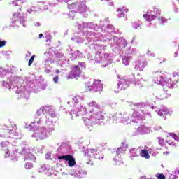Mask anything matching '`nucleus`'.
I'll use <instances>...</instances> for the list:
<instances>
[{
	"label": "nucleus",
	"mask_w": 179,
	"mask_h": 179,
	"mask_svg": "<svg viewBox=\"0 0 179 179\" xmlns=\"http://www.w3.org/2000/svg\"><path fill=\"white\" fill-rule=\"evenodd\" d=\"M82 73V70L80 67L78 65L72 66L71 72L69 73L67 76V79H75L76 78L80 77Z\"/></svg>",
	"instance_id": "nucleus-1"
},
{
	"label": "nucleus",
	"mask_w": 179,
	"mask_h": 179,
	"mask_svg": "<svg viewBox=\"0 0 179 179\" xmlns=\"http://www.w3.org/2000/svg\"><path fill=\"white\" fill-rule=\"evenodd\" d=\"M59 160H65L66 162H69V167H73L75 164H76V162L75 161V158L72 155H66L63 156L58 157Z\"/></svg>",
	"instance_id": "nucleus-2"
},
{
	"label": "nucleus",
	"mask_w": 179,
	"mask_h": 179,
	"mask_svg": "<svg viewBox=\"0 0 179 179\" xmlns=\"http://www.w3.org/2000/svg\"><path fill=\"white\" fill-rule=\"evenodd\" d=\"M129 87V80L126 79H122L118 83H117V89L119 90H125L127 87Z\"/></svg>",
	"instance_id": "nucleus-3"
},
{
	"label": "nucleus",
	"mask_w": 179,
	"mask_h": 179,
	"mask_svg": "<svg viewBox=\"0 0 179 179\" xmlns=\"http://www.w3.org/2000/svg\"><path fill=\"white\" fill-rule=\"evenodd\" d=\"M92 89H94L95 92H101L103 90V83H101V81L95 80L92 85Z\"/></svg>",
	"instance_id": "nucleus-4"
},
{
	"label": "nucleus",
	"mask_w": 179,
	"mask_h": 179,
	"mask_svg": "<svg viewBox=\"0 0 179 179\" xmlns=\"http://www.w3.org/2000/svg\"><path fill=\"white\" fill-rule=\"evenodd\" d=\"M24 19V16H23V14L20 13H15L13 15L12 22L13 23H15V22H22Z\"/></svg>",
	"instance_id": "nucleus-5"
},
{
	"label": "nucleus",
	"mask_w": 179,
	"mask_h": 179,
	"mask_svg": "<svg viewBox=\"0 0 179 179\" xmlns=\"http://www.w3.org/2000/svg\"><path fill=\"white\" fill-rule=\"evenodd\" d=\"M87 8V7L86 6V3L80 2L77 3V9L80 13H85V12H86Z\"/></svg>",
	"instance_id": "nucleus-6"
},
{
	"label": "nucleus",
	"mask_w": 179,
	"mask_h": 179,
	"mask_svg": "<svg viewBox=\"0 0 179 179\" xmlns=\"http://www.w3.org/2000/svg\"><path fill=\"white\" fill-rule=\"evenodd\" d=\"M129 10L127 8H117V17H124V16H125V14H124V12H125V13H128Z\"/></svg>",
	"instance_id": "nucleus-7"
},
{
	"label": "nucleus",
	"mask_w": 179,
	"mask_h": 179,
	"mask_svg": "<svg viewBox=\"0 0 179 179\" xmlns=\"http://www.w3.org/2000/svg\"><path fill=\"white\" fill-rule=\"evenodd\" d=\"M83 117H82L83 121L84 122L85 125H87L90 122V118L92 117L90 116V114L87 113H85V115H83Z\"/></svg>",
	"instance_id": "nucleus-8"
},
{
	"label": "nucleus",
	"mask_w": 179,
	"mask_h": 179,
	"mask_svg": "<svg viewBox=\"0 0 179 179\" xmlns=\"http://www.w3.org/2000/svg\"><path fill=\"white\" fill-rule=\"evenodd\" d=\"M140 156L144 157V159H150V155H149L148 150H141L140 151Z\"/></svg>",
	"instance_id": "nucleus-9"
},
{
	"label": "nucleus",
	"mask_w": 179,
	"mask_h": 179,
	"mask_svg": "<svg viewBox=\"0 0 179 179\" xmlns=\"http://www.w3.org/2000/svg\"><path fill=\"white\" fill-rule=\"evenodd\" d=\"M143 17L147 22H152L154 19H155V17H157V16H155L154 15L144 14Z\"/></svg>",
	"instance_id": "nucleus-10"
},
{
	"label": "nucleus",
	"mask_w": 179,
	"mask_h": 179,
	"mask_svg": "<svg viewBox=\"0 0 179 179\" xmlns=\"http://www.w3.org/2000/svg\"><path fill=\"white\" fill-rule=\"evenodd\" d=\"M165 22H166L165 18H163V17H159L156 21V23L158 26H164Z\"/></svg>",
	"instance_id": "nucleus-11"
},
{
	"label": "nucleus",
	"mask_w": 179,
	"mask_h": 179,
	"mask_svg": "<svg viewBox=\"0 0 179 179\" xmlns=\"http://www.w3.org/2000/svg\"><path fill=\"white\" fill-rule=\"evenodd\" d=\"M94 152H96L94 149H90V150H88L87 153V157H89V159H94L95 156Z\"/></svg>",
	"instance_id": "nucleus-12"
},
{
	"label": "nucleus",
	"mask_w": 179,
	"mask_h": 179,
	"mask_svg": "<svg viewBox=\"0 0 179 179\" xmlns=\"http://www.w3.org/2000/svg\"><path fill=\"white\" fill-rule=\"evenodd\" d=\"M157 114L161 117L169 114V110L167 108L160 109L158 110Z\"/></svg>",
	"instance_id": "nucleus-13"
},
{
	"label": "nucleus",
	"mask_w": 179,
	"mask_h": 179,
	"mask_svg": "<svg viewBox=\"0 0 179 179\" xmlns=\"http://www.w3.org/2000/svg\"><path fill=\"white\" fill-rule=\"evenodd\" d=\"M169 94L167 92H164L159 96V100H166V99H169Z\"/></svg>",
	"instance_id": "nucleus-14"
},
{
	"label": "nucleus",
	"mask_w": 179,
	"mask_h": 179,
	"mask_svg": "<svg viewBox=\"0 0 179 179\" xmlns=\"http://www.w3.org/2000/svg\"><path fill=\"white\" fill-rule=\"evenodd\" d=\"M78 3H72L71 4H69L67 6L68 9H78Z\"/></svg>",
	"instance_id": "nucleus-15"
},
{
	"label": "nucleus",
	"mask_w": 179,
	"mask_h": 179,
	"mask_svg": "<svg viewBox=\"0 0 179 179\" xmlns=\"http://www.w3.org/2000/svg\"><path fill=\"white\" fill-rule=\"evenodd\" d=\"M33 167V163L29 162L25 163V169H27V170H31Z\"/></svg>",
	"instance_id": "nucleus-16"
},
{
	"label": "nucleus",
	"mask_w": 179,
	"mask_h": 179,
	"mask_svg": "<svg viewBox=\"0 0 179 179\" xmlns=\"http://www.w3.org/2000/svg\"><path fill=\"white\" fill-rule=\"evenodd\" d=\"M34 58H36V55H34L31 57L28 62V66H31V64H33V62H34Z\"/></svg>",
	"instance_id": "nucleus-17"
},
{
	"label": "nucleus",
	"mask_w": 179,
	"mask_h": 179,
	"mask_svg": "<svg viewBox=\"0 0 179 179\" xmlns=\"http://www.w3.org/2000/svg\"><path fill=\"white\" fill-rule=\"evenodd\" d=\"M89 107H99V105L97 104V103H96V101H91L88 103Z\"/></svg>",
	"instance_id": "nucleus-18"
},
{
	"label": "nucleus",
	"mask_w": 179,
	"mask_h": 179,
	"mask_svg": "<svg viewBox=\"0 0 179 179\" xmlns=\"http://www.w3.org/2000/svg\"><path fill=\"white\" fill-rule=\"evenodd\" d=\"M169 135L171 136V138H173V139H175V141H179V137H178V136H177L176 134H174V133H170Z\"/></svg>",
	"instance_id": "nucleus-19"
},
{
	"label": "nucleus",
	"mask_w": 179,
	"mask_h": 179,
	"mask_svg": "<svg viewBox=\"0 0 179 179\" xmlns=\"http://www.w3.org/2000/svg\"><path fill=\"white\" fill-rule=\"evenodd\" d=\"M49 115L50 117H51V118H55V117H57V114L55 113V111H53V110H50L49 112Z\"/></svg>",
	"instance_id": "nucleus-20"
},
{
	"label": "nucleus",
	"mask_w": 179,
	"mask_h": 179,
	"mask_svg": "<svg viewBox=\"0 0 179 179\" xmlns=\"http://www.w3.org/2000/svg\"><path fill=\"white\" fill-rule=\"evenodd\" d=\"M156 177L157 179H166V176L163 173H158Z\"/></svg>",
	"instance_id": "nucleus-21"
},
{
	"label": "nucleus",
	"mask_w": 179,
	"mask_h": 179,
	"mask_svg": "<svg viewBox=\"0 0 179 179\" xmlns=\"http://www.w3.org/2000/svg\"><path fill=\"white\" fill-rule=\"evenodd\" d=\"M153 10L155 15H160V10L159 8L154 7Z\"/></svg>",
	"instance_id": "nucleus-22"
},
{
	"label": "nucleus",
	"mask_w": 179,
	"mask_h": 179,
	"mask_svg": "<svg viewBox=\"0 0 179 179\" xmlns=\"http://www.w3.org/2000/svg\"><path fill=\"white\" fill-rule=\"evenodd\" d=\"M5 44H6V42L5 41H0V48L2 47H5Z\"/></svg>",
	"instance_id": "nucleus-23"
},
{
	"label": "nucleus",
	"mask_w": 179,
	"mask_h": 179,
	"mask_svg": "<svg viewBox=\"0 0 179 179\" xmlns=\"http://www.w3.org/2000/svg\"><path fill=\"white\" fill-rule=\"evenodd\" d=\"M158 142L159 145H163V143H164V140L163 138H158Z\"/></svg>",
	"instance_id": "nucleus-24"
},
{
	"label": "nucleus",
	"mask_w": 179,
	"mask_h": 179,
	"mask_svg": "<svg viewBox=\"0 0 179 179\" xmlns=\"http://www.w3.org/2000/svg\"><path fill=\"white\" fill-rule=\"evenodd\" d=\"M5 153H6L5 157H9V156L10 155V152H9V150H6Z\"/></svg>",
	"instance_id": "nucleus-25"
},
{
	"label": "nucleus",
	"mask_w": 179,
	"mask_h": 179,
	"mask_svg": "<svg viewBox=\"0 0 179 179\" xmlns=\"http://www.w3.org/2000/svg\"><path fill=\"white\" fill-rule=\"evenodd\" d=\"M58 79H59L58 76H56L55 77H54L53 81L55 82V83H57L58 82Z\"/></svg>",
	"instance_id": "nucleus-26"
},
{
	"label": "nucleus",
	"mask_w": 179,
	"mask_h": 179,
	"mask_svg": "<svg viewBox=\"0 0 179 179\" xmlns=\"http://www.w3.org/2000/svg\"><path fill=\"white\" fill-rule=\"evenodd\" d=\"M120 152H122V148H119V149H117V155H120Z\"/></svg>",
	"instance_id": "nucleus-27"
},
{
	"label": "nucleus",
	"mask_w": 179,
	"mask_h": 179,
	"mask_svg": "<svg viewBox=\"0 0 179 179\" xmlns=\"http://www.w3.org/2000/svg\"><path fill=\"white\" fill-rule=\"evenodd\" d=\"M78 108L80 109V111H82V110H85V108H83V106H79Z\"/></svg>",
	"instance_id": "nucleus-28"
},
{
	"label": "nucleus",
	"mask_w": 179,
	"mask_h": 179,
	"mask_svg": "<svg viewBox=\"0 0 179 179\" xmlns=\"http://www.w3.org/2000/svg\"><path fill=\"white\" fill-rule=\"evenodd\" d=\"M21 0H16L13 1V3H16L17 1H20ZM25 2V0H24L22 3Z\"/></svg>",
	"instance_id": "nucleus-29"
},
{
	"label": "nucleus",
	"mask_w": 179,
	"mask_h": 179,
	"mask_svg": "<svg viewBox=\"0 0 179 179\" xmlns=\"http://www.w3.org/2000/svg\"><path fill=\"white\" fill-rule=\"evenodd\" d=\"M5 143L2 142L1 143L0 145L1 148H4Z\"/></svg>",
	"instance_id": "nucleus-30"
},
{
	"label": "nucleus",
	"mask_w": 179,
	"mask_h": 179,
	"mask_svg": "<svg viewBox=\"0 0 179 179\" xmlns=\"http://www.w3.org/2000/svg\"><path fill=\"white\" fill-rule=\"evenodd\" d=\"M124 59H132V57H124Z\"/></svg>",
	"instance_id": "nucleus-31"
},
{
	"label": "nucleus",
	"mask_w": 179,
	"mask_h": 179,
	"mask_svg": "<svg viewBox=\"0 0 179 179\" xmlns=\"http://www.w3.org/2000/svg\"><path fill=\"white\" fill-rule=\"evenodd\" d=\"M104 159V155H102L101 157H99V160H103Z\"/></svg>",
	"instance_id": "nucleus-32"
},
{
	"label": "nucleus",
	"mask_w": 179,
	"mask_h": 179,
	"mask_svg": "<svg viewBox=\"0 0 179 179\" xmlns=\"http://www.w3.org/2000/svg\"><path fill=\"white\" fill-rule=\"evenodd\" d=\"M40 122H41V119L39 118L38 120L36 121V123H37V124H40Z\"/></svg>",
	"instance_id": "nucleus-33"
},
{
	"label": "nucleus",
	"mask_w": 179,
	"mask_h": 179,
	"mask_svg": "<svg viewBox=\"0 0 179 179\" xmlns=\"http://www.w3.org/2000/svg\"><path fill=\"white\" fill-rule=\"evenodd\" d=\"M41 37H43V34H39V38H41Z\"/></svg>",
	"instance_id": "nucleus-34"
},
{
	"label": "nucleus",
	"mask_w": 179,
	"mask_h": 179,
	"mask_svg": "<svg viewBox=\"0 0 179 179\" xmlns=\"http://www.w3.org/2000/svg\"><path fill=\"white\" fill-rule=\"evenodd\" d=\"M175 55H176V57H177V55H178V52H176Z\"/></svg>",
	"instance_id": "nucleus-35"
},
{
	"label": "nucleus",
	"mask_w": 179,
	"mask_h": 179,
	"mask_svg": "<svg viewBox=\"0 0 179 179\" xmlns=\"http://www.w3.org/2000/svg\"><path fill=\"white\" fill-rule=\"evenodd\" d=\"M59 72H60L59 70H58V69L56 70V73H59Z\"/></svg>",
	"instance_id": "nucleus-36"
},
{
	"label": "nucleus",
	"mask_w": 179,
	"mask_h": 179,
	"mask_svg": "<svg viewBox=\"0 0 179 179\" xmlns=\"http://www.w3.org/2000/svg\"><path fill=\"white\" fill-rule=\"evenodd\" d=\"M64 2H69L71 0H64Z\"/></svg>",
	"instance_id": "nucleus-37"
},
{
	"label": "nucleus",
	"mask_w": 179,
	"mask_h": 179,
	"mask_svg": "<svg viewBox=\"0 0 179 179\" xmlns=\"http://www.w3.org/2000/svg\"><path fill=\"white\" fill-rule=\"evenodd\" d=\"M40 113V110H38V111L36 112V113L38 114V115H40V113Z\"/></svg>",
	"instance_id": "nucleus-38"
},
{
	"label": "nucleus",
	"mask_w": 179,
	"mask_h": 179,
	"mask_svg": "<svg viewBox=\"0 0 179 179\" xmlns=\"http://www.w3.org/2000/svg\"><path fill=\"white\" fill-rule=\"evenodd\" d=\"M129 62H127V63L125 64V65H129Z\"/></svg>",
	"instance_id": "nucleus-39"
},
{
	"label": "nucleus",
	"mask_w": 179,
	"mask_h": 179,
	"mask_svg": "<svg viewBox=\"0 0 179 179\" xmlns=\"http://www.w3.org/2000/svg\"><path fill=\"white\" fill-rule=\"evenodd\" d=\"M29 55H31V52H29Z\"/></svg>",
	"instance_id": "nucleus-40"
},
{
	"label": "nucleus",
	"mask_w": 179,
	"mask_h": 179,
	"mask_svg": "<svg viewBox=\"0 0 179 179\" xmlns=\"http://www.w3.org/2000/svg\"><path fill=\"white\" fill-rule=\"evenodd\" d=\"M71 120H73V117H71Z\"/></svg>",
	"instance_id": "nucleus-41"
}]
</instances>
